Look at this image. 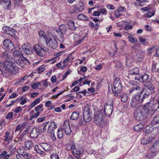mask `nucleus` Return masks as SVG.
<instances>
[{
  "label": "nucleus",
  "instance_id": "nucleus-1",
  "mask_svg": "<svg viewBox=\"0 0 159 159\" xmlns=\"http://www.w3.org/2000/svg\"><path fill=\"white\" fill-rule=\"evenodd\" d=\"M152 104L148 102L143 106H139L136 108L134 112L135 119L137 121H143L146 119L151 114L152 115L156 111L152 109Z\"/></svg>",
  "mask_w": 159,
  "mask_h": 159
},
{
  "label": "nucleus",
  "instance_id": "nucleus-2",
  "mask_svg": "<svg viewBox=\"0 0 159 159\" xmlns=\"http://www.w3.org/2000/svg\"><path fill=\"white\" fill-rule=\"evenodd\" d=\"M19 68L12 61H6L3 64L1 71L6 77H9L11 74H16L19 71Z\"/></svg>",
  "mask_w": 159,
  "mask_h": 159
},
{
  "label": "nucleus",
  "instance_id": "nucleus-3",
  "mask_svg": "<svg viewBox=\"0 0 159 159\" xmlns=\"http://www.w3.org/2000/svg\"><path fill=\"white\" fill-rule=\"evenodd\" d=\"M105 116L100 110L97 112H94L93 119L94 122L100 127L102 128L107 125V123L104 121L103 119Z\"/></svg>",
  "mask_w": 159,
  "mask_h": 159
},
{
  "label": "nucleus",
  "instance_id": "nucleus-4",
  "mask_svg": "<svg viewBox=\"0 0 159 159\" xmlns=\"http://www.w3.org/2000/svg\"><path fill=\"white\" fill-rule=\"evenodd\" d=\"M113 89H112V93L115 97H117L120 94L122 85L120 79L116 77L115 79L113 84Z\"/></svg>",
  "mask_w": 159,
  "mask_h": 159
},
{
  "label": "nucleus",
  "instance_id": "nucleus-5",
  "mask_svg": "<svg viewBox=\"0 0 159 159\" xmlns=\"http://www.w3.org/2000/svg\"><path fill=\"white\" fill-rule=\"evenodd\" d=\"M91 106L86 104L83 108V116L84 120L86 122H89L92 119V113L90 112Z\"/></svg>",
  "mask_w": 159,
  "mask_h": 159
},
{
  "label": "nucleus",
  "instance_id": "nucleus-6",
  "mask_svg": "<svg viewBox=\"0 0 159 159\" xmlns=\"http://www.w3.org/2000/svg\"><path fill=\"white\" fill-rule=\"evenodd\" d=\"M143 92V90L141 91L137 94L134 95L132 97L133 100L137 101L140 103H142L144 102V99L148 98L150 95L149 92H147L143 94L142 95V93Z\"/></svg>",
  "mask_w": 159,
  "mask_h": 159
},
{
  "label": "nucleus",
  "instance_id": "nucleus-7",
  "mask_svg": "<svg viewBox=\"0 0 159 159\" xmlns=\"http://www.w3.org/2000/svg\"><path fill=\"white\" fill-rule=\"evenodd\" d=\"M102 108L100 109L102 111L104 115L107 116H109L111 114L113 109V104L112 102L108 104L106 103L104 106H102Z\"/></svg>",
  "mask_w": 159,
  "mask_h": 159
},
{
  "label": "nucleus",
  "instance_id": "nucleus-8",
  "mask_svg": "<svg viewBox=\"0 0 159 159\" xmlns=\"http://www.w3.org/2000/svg\"><path fill=\"white\" fill-rule=\"evenodd\" d=\"M68 29V28L65 25L61 24L59 25L58 28L55 30L59 34L60 37L63 38L64 36V34L68 35L70 34L69 32H67Z\"/></svg>",
  "mask_w": 159,
  "mask_h": 159
},
{
  "label": "nucleus",
  "instance_id": "nucleus-9",
  "mask_svg": "<svg viewBox=\"0 0 159 159\" xmlns=\"http://www.w3.org/2000/svg\"><path fill=\"white\" fill-rule=\"evenodd\" d=\"M80 5H75L72 6L70 10V13L74 14H76L82 11L84 8V6L83 2H80Z\"/></svg>",
  "mask_w": 159,
  "mask_h": 159
},
{
  "label": "nucleus",
  "instance_id": "nucleus-10",
  "mask_svg": "<svg viewBox=\"0 0 159 159\" xmlns=\"http://www.w3.org/2000/svg\"><path fill=\"white\" fill-rule=\"evenodd\" d=\"M61 129L64 130L65 133L68 135L70 134L71 130L70 126L69 121L68 120H66L63 123V125H61Z\"/></svg>",
  "mask_w": 159,
  "mask_h": 159
},
{
  "label": "nucleus",
  "instance_id": "nucleus-11",
  "mask_svg": "<svg viewBox=\"0 0 159 159\" xmlns=\"http://www.w3.org/2000/svg\"><path fill=\"white\" fill-rule=\"evenodd\" d=\"M3 45L7 49L11 51H13L18 47L17 46H15L13 43L9 39H6L4 40Z\"/></svg>",
  "mask_w": 159,
  "mask_h": 159
},
{
  "label": "nucleus",
  "instance_id": "nucleus-12",
  "mask_svg": "<svg viewBox=\"0 0 159 159\" xmlns=\"http://www.w3.org/2000/svg\"><path fill=\"white\" fill-rule=\"evenodd\" d=\"M46 43L47 45L49 44L50 47L53 49L56 48L57 46V42L53 36L49 38Z\"/></svg>",
  "mask_w": 159,
  "mask_h": 159
},
{
  "label": "nucleus",
  "instance_id": "nucleus-13",
  "mask_svg": "<svg viewBox=\"0 0 159 159\" xmlns=\"http://www.w3.org/2000/svg\"><path fill=\"white\" fill-rule=\"evenodd\" d=\"M83 150L81 148H79L76 149V148L74 150V151L72 152L73 154L77 159H82L81 156L82 155H83Z\"/></svg>",
  "mask_w": 159,
  "mask_h": 159
},
{
  "label": "nucleus",
  "instance_id": "nucleus-14",
  "mask_svg": "<svg viewBox=\"0 0 159 159\" xmlns=\"http://www.w3.org/2000/svg\"><path fill=\"white\" fill-rule=\"evenodd\" d=\"M24 52L27 55H31L33 53V51L30 49L29 44L28 43L24 44L22 47Z\"/></svg>",
  "mask_w": 159,
  "mask_h": 159
},
{
  "label": "nucleus",
  "instance_id": "nucleus-15",
  "mask_svg": "<svg viewBox=\"0 0 159 159\" xmlns=\"http://www.w3.org/2000/svg\"><path fill=\"white\" fill-rule=\"evenodd\" d=\"M2 30L7 34L11 36H14L15 34V30L10 27L4 26Z\"/></svg>",
  "mask_w": 159,
  "mask_h": 159
},
{
  "label": "nucleus",
  "instance_id": "nucleus-16",
  "mask_svg": "<svg viewBox=\"0 0 159 159\" xmlns=\"http://www.w3.org/2000/svg\"><path fill=\"white\" fill-rule=\"evenodd\" d=\"M57 127V124L53 121L51 122L49 125L48 126L47 132L48 134L53 133L54 132V130Z\"/></svg>",
  "mask_w": 159,
  "mask_h": 159
},
{
  "label": "nucleus",
  "instance_id": "nucleus-17",
  "mask_svg": "<svg viewBox=\"0 0 159 159\" xmlns=\"http://www.w3.org/2000/svg\"><path fill=\"white\" fill-rule=\"evenodd\" d=\"M67 25H68V29L71 31H74L76 29L75 22L72 20H67Z\"/></svg>",
  "mask_w": 159,
  "mask_h": 159
},
{
  "label": "nucleus",
  "instance_id": "nucleus-18",
  "mask_svg": "<svg viewBox=\"0 0 159 159\" xmlns=\"http://www.w3.org/2000/svg\"><path fill=\"white\" fill-rule=\"evenodd\" d=\"M39 130L38 128H33L30 133V136L33 138H37L39 134Z\"/></svg>",
  "mask_w": 159,
  "mask_h": 159
},
{
  "label": "nucleus",
  "instance_id": "nucleus-19",
  "mask_svg": "<svg viewBox=\"0 0 159 159\" xmlns=\"http://www.w3.org/2000/svg\"><path fill=\"white\" fill-rule=\"evenodd\" d=\"M144 124V122L142 121L140 123L134 126L133 127L135 131L140 132L143 128Z\"/></svg>",
  "mask_w": 159,
  "mask_h": 159
},
{
  "label": "nucleus",
  "instance_id": "nucleus-20",
  "mask_svg": "<svg viewBox=\"0 0 159 159\" xmlns=\"http://www.w3.org/2000/svg\"><path fill=\"white\" fill-rule=\"evenodd\" d=\"M0 4L4 6L8 9L11 4V0H0Z\"/></svg>",
  "mask_w": 159,
  "mask_h": 159
},
{
  "label": "nucleus",
  "instance_id": "nucleus-21",
  "mask_svg": "<svg viewBox=\"0 0 159 159\" xmlns=\"http://www.w3.org/2000/svg\"><path fill=\"white\" fill-rule=\"evenodd\" d=\"M149 77V75L146 74H144L141 75V82L145 83L148 82Z\"/></svg>",
  "mask_w": 159,
  "mask_h": 159
},
{
  "label": "nucleus",
  "instance_id": "nucleus-22",
  "mask_svg": "<svg viewBox=\"0 0 159 159\" xmlns=\"http://www.w3.org/2000/svg\"><path fill=\"white\" fill-rule=\"evenodd\" d=\"M159 123V115L155 116L151 122V125L154 126Z\"/></svg>",
  "mask_w": 159,
  "mask_h": 159
},
{
  "label": "nucleus",
  "instance_id": "nucleus-23",
  "mask_svg": "<svg viewBox=\"0 0 159 159\" xmlns=\"http://www.w3.org/2000/svg\"><path fill=\"white\" fill-rule=\"evenodd\" d=\"M144 86L149 90L150 93H152L154 92V86L152 83L150 82L147 83L145 84Z\"/></svg>",
  "mask_w": 159,
  "mask_h": 159
},
{
  "label": "nucleus",
  "instance_id": "nucleus-24",
  "mask_svg": "<svg viewBox=\"0 0 159 159\" xmlns=\"http://www.w3.org/2000/svg\"><path fill=\"white\" fill-rule=\"evenodd\" d=\"M49 37H47V34L43 31L40 30V40H43L45 43L48 40Z\"/></svg>",
  "mask_w": 159,
  "mask_h": 159
},
{
  "label": "nucleus",
  "instance_id": "nucleus-25",
  "mask_svg": "<svg viewBox=\"0 0 159 159\" xmlns=\"http://www.w3.org/2000/svg\"><path fill=\"white\" fill-rule=\"evenodd\" d=\"M14 61L17 65L22 67H24L25 65L24 60L21 58L15 59Z\"/></svg>",
  "mask_w": 159,
  "mask_h": 159
},
{
  "label": "nucleus",
  "instance_id": "nucleus-26",
  "mask_svg": "<svg viewBox=\"0 0 159 159\" xmlns=\"http://www.w3.org/2000/svg\"><path fill=\"white\" fill-rule=\"evenodd\" d=\"M153 139V138L152 137H148L146 139L145 138L143 139L141 141V143L144 145L147 144L149 143Z\"/></svg>",
  "mask_w": 159,
  "mask_h": 159
},
{
  "label": "nucleus",
  "instance_id": "nucleus-27",
  "mask_svg": "<svg viewBox=\"0 0 159 159\" xmlns=\"http://www.w3.org/2000/svg\"><path fill=\"white\" fill-rule=\"evenodd\" d=\"M133 57L131 56V54L128 55L126 57V65L129 66L130 64L133 61Z\"/></svg>",
  "mask_w": 159,
  "mask_h": 159
},
{
  "label": "nucleus",
  "instance_id": "nucleus-28",
  "mask_svg": "<svg viewBox=\"0 0 159 159\" xmlns=\"http://www.w3.org/2000/svg\"><path fill=\"white\" fill-rule=\"evenodd\" d=\"M77 18L79 20L82 21H88L89 19L87 16L83 14L78 15Z\"/></svg>",
  "mask_w": 159,
  "mask_h": 159
},
{
  "label": "nucleus",
  "instance_id": "nucleus-29",
  "mask_svg": "<svg viewBox=\"0 0 159 159\" xmlns=\"http://www.w3.org/2000/svg\"><path fill=\"white\" fill-rule=\"evenodd\" d=\"M4 140L6 142H9L12 139V137L10 135V133L7 131L4 136Z\"/></svg>",
  "mask_w": 159,
  "mask_h": 159
},
{
  "label": "nucleus",
  "instance_id": "nucleus-30",
  "mask_svg": "<svg viewBox=\"0 0 159 159\" xmlns=\"http://www.w3.org/2000/svg\"><path fill=\"white\" fill-rule=\"evenodd\" d=\"M79 116V112L74 111L73 112L70 117V118L71 119L73 120H76L78 119Z\"/></svg>",
  "mask_w": 159,
  "mask_h": 159
},
{
  "label": "nucleus",
  "instance_id": "nucleus-31",
  "mask_svg": "<svg viewBox=\"0 0 159 159\" xmlns=\"http://www.w3.org/2000/svg\"><path fill=\"white\" fill-rule=\"evenodd\" d=\"M40 146L46 151H49L50 150V145L47 143H40Z\"/></svg>",
  "mask_w": 159,
  "mask_h": 159
},
{
  "label": "nucleus",
  "instance_id": "nucleus-32",
  "mask_svg": "<svg viewBox=\"0 0 159 159\" xmlns=\"http://www.w3.org/2000/svg\"><path fill=\"white\" fill-rule=\"evenodd\" d=\"M119 96H120L121 101L122 102H125L127 101L128 98L126 94L123 93L121 94L120 93V95H119L118 97H119Z\"/></svg>",
  "mask_w": 159,
  "mask_h": 159
},
{
  "label": "nucleus",
  "instance_id": "nucleus-33",
  "mask_svg": "<svg viewBox=\"0 0 159 159\" xmlns=\"http://www.w3.org/2000/svg\"><path fill=\"white\" fill-rule=\"evenodd\" d=\"M25 147L26 149L28 150L33 147V143L30 140L26 141L25 142Z\"/></svg>",
  "mask_w": 159,
  "mask_h": 159
},
{
  "label": "nucleus",
  "instance_id": "nucleus-34",
  "mask_svg": "<svg viewBox=\"0 0 159 159\" xmlns=\"http://www.w3.org/2000/svg\"><path fill=\"white\" fill-rule=\"evenodd\" d=\"M129 75H136L139 73V69L138 68L131 70L129 72Z\"/></svg>",
  "mask_w": 159,
  "mask_h": 159
},
{
  "label": "nucleus",
  "instance_id": "nucleus-35",
  "mask_svg": "<svg viewBox=\"0 0 159 159\" xmlns=\"http://www.w3.org/2000/svg\"><path fill=\"white\" fill-rule=\"evenodd\" d=\"M48 122L49 121H46L45 122L41 124H40V128L41 129H43L42 131L43 133L45 132L46 130V127L48 124Z\"/></svg>",
  "mask_w": 159,
  "mask_h": 159
},
{
  "label": "nucleus",
  "instance_id": "nucleus-36",
  "mask_svg": "<svg viewBox=\"0 0 159 159\" xmlns=\"http://www.w3.org/2000/svg\"><path fill=\"white\" fill-rule=\"evenodd\" d=\"M34 51L38 55L40 56V46L38 44H36L34 46Z\"/></svg>",
  "mask_w": 159,
  "mask_h": 159
},
{
  "label": "nucleus",
  "instance_id": "nucleus-37",
  "mask_svg": "<svg viewBox=\"0 0 159 159\" xmlns=\"http://www.w3.org/2000/svg\"><path fill=\"white\" fill-rule=\"evenodd\" d=\"M62 129L60 128H58L57 130V138L59 139H61L63 136Z\"/></svg>",
  "mask_w": 159,
  "mask_h": 159
},
{
  "label": "nucleus",
  "instance_id": "nucleus-38",
  "mask_svg": "<svg viewBox=\"0 0 159 159\" xmlns=\"http://www.w3.org/2000/svg\"><path fill=\"white\" fill-rule=\"evenodd\" d=\"M139 103H140L139 102H137V101H135V100H133V98H132L130 104L132 107L134 108Z\"/></svg>",
  "mask_w": 159,
  "mask_h": 159
},
{
  "label": "nucleus",
  "instance_id": "nucleus-39",
  "mask_svg": "<svg viewBox=\"0 0 159 159\" xmlns=\"http://www.w3.org/2000/svg\"><path fill=\"white\" fill-rule=\"evenodd\" d=\"M40 102V98H39L35 100L30 105L31 107L32 108Z\"/></svg>",
  "mask_w": 159,
  "mask_h": 159
},
{
  "label": "nucleus",
  "instance_id": "nucleus-40",
  "mask_svg": "<svg viewBox=\"0 0 159 159\" xmlns=\"http://www.w3.org/2000/svg\"><path fill=\"white\" fill-rule=\"evenodd\" d=\"M144 53L142 51H139L136 54L137 57L140 59H143L144 57Z\"/></svg>",
  "mask_w": 159,
  "mask_h": 159
},
{
  "label": "nucleus",
  "instance_id": "nucleus-41",
  "mask_svg": "<svg viewBox=\"0 0 159 159\" xmlns=\"http://www.w3.org/2000/svg\"><path fill=\"white\" fill-rule=\"evenodd\" d=\"M23 157L26 159H30L31 157V155L26 152H23L22 154H21Z\"/></svg>",
  "mask_w": 159,
  "mask_h": 159
},
{
  "label": "nucleus",
  "instance_id": "nucleus-42",
  "mask_svg": "<svg viewBox=\"0 0 159 159\" xmlns=\"http://www.w3.org/2000/svg\"><path fill=\"white\" fill-rule=\"evenodd\" d=\"M69 144L70 145V148L71 150L73 152L74 151L75 149L76 148L75 147V143L73 141H72L70 142V143H69Z\"/></svg>",
  "mask_w": 159,
  "mask_h": 159
},
{
  "label": "nucleus",
  "instance_id": "nucleus-43",
  "mask_svg": "<svg viewBox=\"0 0 159 159\" xmlns=\"http://www.w3.org/2000/svg\"><path fill=\"white\" fill-rule=\"evenodd\" d=\"M115 66L118 70H121L123 69V66L122 64L120 62H117L115 65Z\"/></svg>",
  "mask_w": 159,
  "mask_h": 159
},
{
  "label": "nucleus",
  "instance_id": "nucleus-44",
  "mask_svg": "<svg viewBox=\"0 0 159 159\" xmlns=\"http://www.w3.org/2000/svg\"><path fill=\"white\" fill-rule=\"evenodd\" d=\"M133 88L134 89V91H138L141 92L142 90H144L143 88H142L140 87L139 85V84L136 85V86H134L133 87Z\"/></svg>",
  "mask_w": 159,
  "mask_h": 159
},
{
  "label": "nucleus",
  "instance_id": "nucleus-45",
  "mask_svg": "<svg viewBox=\"0 0 159 159\" xmlns=\"http://www.w3.org/2000/svg\"><path fill=\"white\" fill-rule=\"evenodd\" d=\"M21 55V53L18 50H16L13 52V56L15 57H19Z\"/></svg>",
  "mask_w": 159,
  "mask_h": 159
},
{
  "label": "nucleus",
  "instance_id": "nucleus-46",
  "mask_svg": "<svg viewBox=\"0 0 159 159\" xmlns=\"http://www.w3.org/2000/svg\"><path fill=\"white\" fill-rule=\"evenodd\" d=\"M153 131V128L152 127H150L148 125L146 127V129L145 131L146 134H148L152 132Z\"/></svg>",
  "mask_w": 159,
  "mask_h": 159
},
{
  "label": "nucleus",
  "instance_id": "nucleus-47",
  "mask_svg": "<svg viewBox=\"0 0 159 159\" xmlns=\"http://www.w3.org/2000/svg\"><path fill=\"white\" fill-rule=\"evenodd\" d=\"M128 39L129 41L133 43H135L137 42V39H135L133 37L131 36H129L128 37Z\"/></svg>",
  "mask_w": 159,
  "mask_h": 159
},
{
  "label": "nucleus",
  "instance_id": "nucleus-48",
  "mask_svg": "<svg viewBox=\"0 0 159 159\" xmlns=\"http://www.w3.org/2000/svg\"><path fill=\"white\" fill-rule=\"evenodd\" d=\"M155 13L154 12H148L147 13L143 15V16L145 17L146 16L148 18H150L152 16L155 15Z\"/></svg>",
  "mask_w": 159,
  "mask_h": 159
},
{
  "label": "nucleus",
  "instance_id": "nucleus-49",
  "mask_svg": "<svg viewBox=\"0 0 159 159\" xmlns=\"http://www.w3.org/2000/svg\"><path fill=\"white\" fill-rule=\"evenodd\" d=\"M3 57L5 58V59H8V60L7 59V60L9 61H9V60L11 59L12 57L9 54H8L7 52H6L3 53Z\"/></svg>",
  "mask_w": 159,
  "mask_h": 159
},
{
  "label": "nucleus",
  "instance_id": "nucleus-50",
  "mask_svg": "<svg viewBox=\"0 0 159 159\" xmlns=\"http://www.w3.org/2000/svg\"><path fill=\"white\" fill-rule=\"evenodd\" d=\"M13 116V113L11 112H10L8 113L7 114L6 116V119L7 120H11Z\"/></svg>",
  "mask_w": 159,
  "mask_h": 159
},
{
  "label": "nucleus",
  "instance_id": "nucleus-51",
  "mask_svg": "<svg viewBox=\"0 0 159 159\" xmlns=\"http://www.w3.org/2000/svg\"><path fill=\"white\" fill-rule=\"evenodd\" d=\"M157 153L156 152H151L150 154H148L146 155V157H148V158H150L151 157H153L154 156H155L156 154Z\"/></svg>",
  "mask_w": 159,
  "mask_h": 159
},
{
  "label": "nucleus",
  "instance_id": "nucleus-52",
  "mask_svg": "<svg viewBox=\"0 0 159 159\" xmlns=\"http://www.w3.org/2000/svg\"><path fill=\"white\" fill-rule=\"evenodd\" d=\"M159 144V141H156L152 145L151 148V149H152L153 148H157V147L158 146V145Z\"/></svg>",
  "mask_w": 159,
  "mask_h": 159
},
{
  "label": "nucleus",
  "instance_id": "nucleus-53",
  "mask_svg": "<svg viewBox=\"0 0 159 159\" xmlns=\"http://www.w3.org/2000/svg\"><path fill=\"white\" fill-rule=\"evenodd\" d=\"M155 47H152L148 48L147 50V53L148 55H151L153 52L152 50L155 48Z\"/></svg>",
  "mask_w": 159,
  "mask_h": 159
},
{
  "label": "nucleus",
  "instance_id": "nucleus-54",
  "mask_svg": "<svg viewBox=\"0 0 159 159\" xmlns=\"http://www.w3.org/2000/svg\"><path fill=\"white\" fill-rule=\"evenodd\" d=\"M129 84L133 86H136V85H137L138 83L137 82L134 80H131L129 82Z\"/></svg>",
  "mask_w": 159,
  "mask_h": 159
},
{
  "label": "nucleus",
  "instance_id": "nucleus-55",
  "mask_svg": "<svg viewBox=\"0 0 159 159\" xmlns=\"http://www.w3.org/2000/svg\"><path fill=\"white\" fill-rule=\"evenodd\" d=\"M5 125V120H2L0 123V131L3 129V127Z\"/></svg>",
  "mask_w": 159,
  "mask_h": 159
},
{
  "label": "nucleus",
  "instance_id": "nucleus-56",
  "mask_svg": "<svg viewBox=\"0 0 159 159\" xmlns=\"http://www.w3.org/2000/svg\"><path fill=\"white\" fill-rule=\"evenodd\" d=\"M116 11L119 12H124L126 10L124 7H120L117 9Z\"/></svg>",
  "mask_w": 159,
  "mask_h": 159
},
{
  "label": "nucleus",
  "instance_id": "nucleus-57",
  "mask_svg": "<svg viewBox=\"0 0 159 159\" xmlns=\"http://www.w3.org/2000/svg\"><path fill=\"white\" fill-rule=\"evenodd\" d=\"M38 84H40L39 82L36 83L34 82L31 84V86L33 89H36L38 87Z\"/></svg>",
  "mask_w": 159,
  "mask_h": 159
},
{
  "label": "nucleus",
  "instance_id": "nucleus-58",
  "mask_svg": "<svg viewBox=\"0 0 159 159\" xmlns=\"http://www.w3.org/2000/svg\"><path fill=\"white\" fill-rule=\"evenodd\" d=\"M39 115V112H37L36 113H35L33 116H31L30 118V120H32L34 118H36Z\"/></svg>",
  "mask_w": 159,
  "mask_h": 159
},
{
  "label": "nucleus",
  "instance_id": "nucleus-59",
  "mask_svg": "<svg viewBox=\"0 0 159 159\" xmlns=\"http://www.w3.org/2000/svg\"><path fill=\"white\" fill-rule=\"evenodd\" d=\"M34 150L37 152V153L39 154H40V149L38 145H36L35 146Z\"/></svg>",
  "mask_w": 159,
  "mask_h": 159
},
{
  "label": "nucleus",
  "instance_id": "nucleus-60",
  "mask_svg": "<svg viewBox=\"0 0 159 159\" xmlns=\"http://www.w3.org/2000/svg\"><path fill=\"white\" fill-rule=\"evenodd\" d=\"M80 89V88L79 86H76L70 91V92H77Z\"/></svg>",
  "mask_w": 159,
  "mask_h": 159
},
{
  "label": "nucleus",
  "instance_id": "nucleus-61",
  "mask_svg": "<svg viewBox=\"0 0 159 159\" xmlns=\"http://www.w3.org/2000/svg\"><path fill=\"white\" fill-rule=\"evenodd\" d=\"M91 19H92L95 22H100L101 20H100L99 17H98V18H95L94 17H91Z\"/></svg>",
  "mask_w": 159,
  "mask_h": 159
},
{
  "label": "nucleus",
  "instance_id": "nucleus-62",
  "mask_svg": "<svg viewBox=\"0 0 159 159\" xmlns=\"http://www.w3.org/2000/svg\"><path fill=\"white\" fill-rule=\"evenodd\" d=\"M19 125L22 130L27 126V123L26 122H24L22 124Z\"/></svg>",
  "mask_w": 159,
  "mask_h": 159
},
{
  "label": "nucleus",
  "instance_id": "nucleus-63",
  "mask_svg": "<svg viewBox=\"0 0 159 159\" xmlns=\"http://www.w3.org/2000/svg\"><path fill=\"white\" fill-rule=\"evenodd\" d=\"M22 111V109L20 107H16L14 110V112L16 113H18L20 111Z\"/></svg>",
  "mask_w": 159,
  "mask_h": 159
},
{
  "label": "nucleus",
  "instance_id": "nucleus-64",
  "mask_svg": "<svg viewBox=\"0 0 159 159\" xmlns=\"http://www.w3.org/2000/svg\"><path fill=\"white\" fill-rule=\"evenodd\" d=\"M59 156L57 154H53L51 156V159H59Z\"/></svg>",
  "mask_w": 159,
  "mask_h": 159
}]
</instances>
